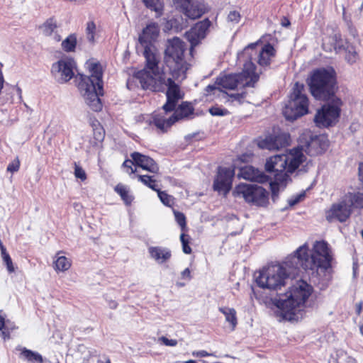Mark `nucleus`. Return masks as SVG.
<instances>
[{
    "instance_id": "nucleus-1",
    "label": "nucleus",
    "mask_w": 363,
    "mask_h": 363,
    "mask_svg": "<svg viewBox=\"0 0 363 363\" xmlns=\"http://www.w3.org/2000/svg\"><path fill=\"white\" fill-rule=\"evenodd\" d=\"M333 254L328 243L325 240L314 242L311 255L308 243L298 247L287 257L284 264L294 270L303 269L306 272L318 273V270L326 272L333 267Z\"/></svg>"
},
{
    "instance_id": "nucleus-2",
    "label": "nucleus",
    "mask_w": 363,
    "mask_h": 363,
    "mask_svg": "<svg viewBox=\"0 0 363 363\" xmlns=\"http://www.w3.org/2000/svg\"><path fill=\"white\" fill-rule=\"evenodd\" d=\"M143 55L145 59V67L134 72L127 80L128 89L138 87V82L143 90L152 92H163L167 86V79L164 71L160 69V58L155 47H144Z\"/></svg>"
},
{
    "instance_id": "nucleus-3",
    "label": "nucleus",
    "mask_w": 363,
    "mask_h": 363,
    "mask_svg": "<svg viewBox=\"0 0 363 363\" xmlns=\"http://www.w3.org/2000/svg\"><path fill=\"white\" fill-rule=\"evenodd\" d=\"M89 69L90 76L79 74L75 82L86 104L93 111L99 112L103 107L99 98L104 95L103 69L99 62L90 63Z\"/></svg>"
},
{
    "instance_id": "nucleus-4",
    "label": "nucleus",
    "mask_w": 363,
    "mask_h": 363,
    "mask_svg": "<svg viewBox=\"0 0 363 363\" xmlns=\"http://www.w3.org/2000/svg\"><path fill=\"white\" fill-rule=\"evenodd\" d=\"M165 95L166 102L161 108L152 113L148 121V124L154 125L160 133H167L172 126L175 124L172 114L169 116V113H172L179 101L183 99L184 93L172 78H169Z\"/></svg>"
},
{
    "instance_id": "nucleus-5",
    "label": "nucleus",
    "mask_w": 363,
    "mask_h": 363,
    "mask_svg": "<svg viewBox=\"0 0 363 363\" xmlns=\"http://www.w3.org/2000/svg\"><path fill=\"white\" fill-rule=\"evenodd\" d=\"M306 160V157L298 147L291 150L286 155H277L269 157L265 164V170L273 173L277 183H283L289 178Z\"/></svg>"
},
{
    "instance_id": "nucleus-6",
    "label": "nucleus",
    "mask_w": 363,
    "mask_h": 363,
    "mask_svg": "<svg viewBox=\"0 0 363 363\" xmlns=\"http://www.w3.org/2000/svg\"><path fill=\"white\" fill-rule=\"evenodd\" d=\"M307 84L311 94L315 99L328 101L335 97L336 73L333 69H315L311 74Z\"/></svg>"
},
{
    "instance_id": "nucleus-7",
    "label": "nucleus",
    "mask_w": 363,
    "mask_h": 363,
    "mask_svg": "<svg viewBox=\"0 0 363 363\" xmlns=\"http://www.w3.org/2000/svg\"><path fill=\"white\" fill-rule=\"evenodd\" d=\"M164 51V62L169 69L173 80L186 77L190 65L184 58L186 44L178 37L168 40Z\"/></svg>"
},
{
    "instance_id": "nucleus-8",
    "label": "nucleus",
    "mask_w": 363,
    "mask_h": 363,
    "mask_svg": "<svg viewBox=\"0 0 363 363\" xmlns=\"http://www.w3.org/2000/svg\"><path fill=\"white\" fill-rule=\"evenodd\" d=\"M313 291V286L304 280L297 281L284 295V298L275 299L274 304L287 315L294 314L296 308L303 305Z\"/></svg>"
},
{
    "instance_id": "nucleus-9",
    "label": "nucleus",
    "mask_w": 363,
    "mask_h": 363,
    "mask_svg": "<svg viewBox=\"0 0 363 363\" xmlns=\"http://www.w3.org/2000/svg\"><path fill=\"white\" fill-rule=\"evenodd\" d=\"M256 69V65L250 60L244 63L242 72L220 76L217 78L216 83L220 87L229 90L236 89L238 85L244 88L255 87L259 79Z\"/></svg>"
},
{
    "instance_id": "nucleus-10",
    "label": "nucleus",
    "mask_w": 363,
    "mask_h": 363,
    "mask_svg": "<svg viewBox=\"0 0 363 363\" xmlns=\"http://www.w3.org/2000/svg\"><path fill=\"white\" fill-rule=\"evenodd\" d=\"M304 92V85L296 82L290 93L288 104L283 109L286 120L293 121L308 113L309 101Z\"/></svg>"
},
{
    "instance_id": "nucleus-11",
    "label": "nucleus",
    "mask_w": 363,
    "mask_h": 363,
    "mask_svg": "<svg viewBox=\"0 0 363 363\" xmlns=\"http://www.w3.org/2000/svg\"><path fill=\"white\" fill-rule=\"evenodd\" d=\"M288 277L285 267L281 264H272L260 271L256 283L260 288L277 291L285 286Z\"/></svg>"
},
{
    "instance_id": "nucleus-12",
    "label": "nucleus",
    "mask_w": 363,
    "mask_h": 363,
    "mask_svg": "<svg viewBox=\"0 0 363 363\" xmlns=\"http://www.w3.org/2000/svg\"><path fill=\"white\" fill-rule=\"evenodd\" d=\"M330 99L317 109L314 116V123L319 128L334 127L340 121L343 102L337 96Z\"/></svg>"
},
{
    "instance_id": "nucleus-13",
    "label": "nucleus",
    "mask_w": 363,
    "mask_h": 363,
    "mask_svg": "<svg viewBox=\"0 0 363 363\" xmlns=\"http://www.w3.org/2000/svg\"><path fill=\"white\" fill-rule=\"evenodd\" d=\"M233 195L243 198L245 202L259 207H265L269 203L268 191L257 184L240 183L235 186Z\"/></svg>"
},
{
    "instance_id": "nucleus-14",
    "label": "nucleus",
    "mask_w": 363,
    "mask_h": 363,
    "mask_svg": "<svg viewBox=\"0 0 363 363\" xmlns=\"http://www.w3.org/2000/svg\"><path fill=\"white\" fill-rule=\"evenodd\" d=\"M301 150L310 156L323 154L329 147V140L324 135H314L310 130L304 131L299 138Z\"/></svg>"
},
{
    "instance_id": "nucleus-15",
    "label": "nucleus",
    "mask_w": 363,
    "mask_h": 363,
    "mask_svg": "<svg viewBox=\"0 0 363 363\" xmlns=\"http://www.w3.org/2000/svg\"><path fill=\"white\" fill-rule=\"evenodd\" d=\"M234 176V169L219 167L213 181V190L226 196L232 189Z\"/></svg>"
},
{
    "instance_id": "nucleus-16",
    "label": "nucleus",
    "mask_w": 363,
    "mask_h": 363,
    "mask_svg": "<svg viewBox=\"0 0 363 363\" xmlns=\"http://www.w3.org/2000/svg\"><path fill=\"white\" fill-rule=\"evenodd\" d=\"M352 208L348 206L347 200L343 199L337 203H334L330 208L325 211V218L329 223L337 220L345 223L352 214Z\"/></svg>"
},
{
    "instance_id": "nucleus-17",
    "label": "nucleus",
    "mask_w": 363,
    "mask_h": 363,
    "mask_svg": "<svg viewBox=\"0 0 363 363\" xmlns=\"http://www.w3.org/2000/svg\"><path fill=\"white\" fill-rule=\"evenodd\" d=\"M176 1L179 4L182 13L192 20L199 18L208 11L203 1L199 0H176Z\"/></svg>"
},
{
    "instance_id": "nucleus-18",
    "label": "nucleus",
    "mask_w": 363,
    "mask_h": 363,
    "mask_svg": "<svg viewBox=\"0 0 363 363\" xmlns=\"http://www.w3.org/2000/svg\"><path fill=\"white\" fill-rule=\"evenodd\" d=\"M211 26V21L206 18L203 21L197 22L186 33V38L190 42L192 48L198 45L201 40L206 38Z\"/></svg>"
},
{
    "instance_id": "nucleus-19",
    "label": "nucleus",
    "mask_w": 363,
    "mask_h": 363,
    "mask_svg": "<svg viewBox=\"0 0 363 363\" xmlns=\"http://www.w3.org/2000/svg\"><path fill=\"white\" fill-rule=\"evenodd\" d=\"M289 135L286 133L269 135L264 139L259 141L258 145L262 149L269 150H279L289 145Z\"/></svg>"
},
{
    "instance_id": "nucleus-20",
    "label": "nucleus",
    "mask_w": 363,
    "mask_h": 363,
    "mask_svg": "<svg viewBox=\"0 0 363 363\" xmlns=\"http://www.w3.org/2000/svg\"><path fill=\"white\" fill-rule=\"evenodd\" d=\"M74 67L75 62L72 58H64L52 65V72L59 73L61 82L65 83L74 77Z\"/></svg>"
},
{
    "instance_id": "nucleus-21",
    "label": "nucleus",
    "mask_w": 363,
    "mask_h": 363,
    "mask_svg": "<svg viewBox=\"0 0 363 363\" xmlns=\"http://www.w3.org/2000/svg\"><path fill=\"white\" fill-rule=\"evenodd\" d=\"M134 164L152 174H158L160 167L157 163L150 156L143 155L139 152H133L130 154Z\"/></svg>"
},
{
    "instance_id": "nucleus-22",
    "label": "nucleus",
    "mask_w": 363,
    "mask_h": 363,
    "mask_svg": "<svg viewBox=\"0 0 363 363\" xmlns=\"http://www.w3.org/2000/svg\"><path fill=\"white\" fill-rule=\"evenodd\" d=\"M159 34V25L155 22L150 23L143 28L142 33L139 36V42L143 48L155 47L154 43L156 41Z\"/></svg>"
},
{
    "instance_id": "nucleus-23",
    "label": "nucleus",
    "mask_w": 363,
    "mask_h": 363,
    "mask_svg": "<svg viewBox=\"0 0 363 363\" xmlns=\"http://www.w3.org/2000/svg\"><path fill=\"white\" fill-rule=\"evenodd\" d=\"M238 177L259 183H264L269 180V177L267 175L252 166H245L241 167L238 173Z\"/></svg>"
},
{
    "instance_id": "nucleus-24",
    "label": "nucleus",
    "mask_w": 363,
    "mask_h": 363,
    "mask_svg": "<svg viewBox=\"0 0 363 363\" xmlns=\"http://www.w3.org/2000/svg\"><path fill=\"white\" fill-rule=\"evenodd\" d=\"M194 107L190 101H182L180 104L176 106L175 109L172 113L175 123L178 121L189 119L194 114Z\"/></svg>"
},
{
    "instance_id": "nucleus-25",
    "label": "nucleus",
    "mask_w": 363,
    "mask_h": 363,
    "mask_svg": "<svg viewBox=\"0 0 363 363\" xmlns=\"http://www.w3.org/2000/svg\"><path fill=\"white\" fill-rule=\"evenodd\" d=\"M322 48L325 52H331L335 51L336 53L344 49L341 35L336 33L325 36L323 39Z\"/></svg>"
},
{
    "instance_id": "nucleus-26",
    "label": "nucleus",
    "mask_w": 363,
    "mask_h": 363,
    "mask_svg": "<svg viewBox=\"0 0 363 363\" xmlns=\"http://www.w3.org/2000/svg\"><path fill=\"white\" fill-rule=\"evenodd\" d=\"M277 51L269 43L264 45L259 51L257 60V64L261 67H268L271 65L272 59L276 56Z\"/></svg>"
},
{
    "instance_id": "nucleus-27",
    "label": "nucleus",
    "mask_w": 363,
    "mask_h": 363,
    "mask_svg": "<svg viewBox=\"0 0 363 363\" xmlns=\"http://www.w3.org/2000/svg\"><path fill=\"white\" fill-rule=\"evenodd\" d=\"M148 252L150 257L160 264L167 262L172 257L169 250L161 247H150Z\"/></svg>"
},
{
    "instance_id": "nucleus-28",
    "label": "nucleus",
    "mask_w": 363,
    "mask_h": 363,
    "mask_svg": "<svg viewBox=\"0 0 363 363\" xmlns=\"http://www.w3.org/2000/svg\"><path fill=\"white\" fill-rule=\"evenodd\" d=\"M64 253L63 251H58L53 260V268L56 272H64L69 270L72 266V260L63 255H60Z\"/></svg>"
},
{
    "instance_id": "nucleus-29",
    "label": "nucleus",
    "mask_w": 363,
    "mask_h": 363,
    "mask_svg": "<svg viewBox=\"0 0 363 363\" xmlns=\"http://www.w3.org/2000/svg\"><path fill=\"white\" fill-rule=\"evenodd\" d=\"M114 191L118 194L127 206H130L134 200V196L131 194L130 189L123 184L119 183L114 187Z\"/></svg>"
},
{
    "instance_id": "nucleus-30",
    "label": "nucleus",
    "mask_w": 363,
    "mask_h": 363,
    "mask_svg": "<svg viewBox=\"0 0 363 363\" xmlns=\"http://www.w3.org/2000/svg\"><path fill=\"white\" fill-rule=\"evenodd\" d=\"M345 199L347 200L348 206L352 209L355 208H363V193L349 192L345 196Z\"/></svg>"
},
{
    "instance_id": "nucleus-31",
    "label": "nucleus",
    "mask_w": 363,
    "mask_h": 363,
    "mask_svg": "<svg viewBox=\"0 0 363 363\" xmlns=\"http://www.w3.org/2000/svg\"><path fill=\"white\" fill-rule=\"evenodd\" d=\"M145 6L155 12L156 18H159L162 16L164 4L163 0H142Z\"/></svg>"
},
{
    "instance_id": "nucleus-32",
    "label": "nucleus",
    "mask_w": 363,
    "mask_h": 363,
    "mask_svg": "<svg viewBox=\"0 0 363 363\" xmlns=\"http://www.w3.org/2000/svg\"><path fill=\"white\" fill-rule=\"evenodd\" d=\"M21 354L20 357L23 359L29 362H36V363H43V359L41 354L38 352H33L30 350H28L26 347H23L20 349Z\"/></svg>"
},
{
    "instance_id": "nucleus-33",
    "label": "nucleus",
    "mask_w": 363,
    "mask_h": 363,
    "mask_svg": "<svg viewBox=\"0 0 363 363\" xmlns=\"http://www.w3.org/2000/svg\"><path fill=\"white\" fill-rule=\"evenodd\" d=\"M77 45V38L75 33L69 34L61 43V48L65 52H74Z\"/></svg>"
},
{
    "instance_id": "nucleus-34",
    "label": "nucleus",
    "mask_w": 363,
    "mask_h": 363,
    "mask_svg": "<svg viewBox=\"0 0 363 363\" xmlns=\"http://www.w3.org/2000/svg\"><path fill=\"white\" fill-rule=\"evenodd\" d=\"M219 311L225 315V320L230 323L232 329L234 330L238 324L236 311L234 308H219Z\"/></svg>"
},
{
    "instance_id": "nucleus-35",
    "label": "nucleus",
    "mask_w": 363,
    "mask_h": 363,
    "mask_svg": "<svg viewBox=\"0 0 363 363\" xmlns=\"http://www.w3.org/2000/svg\"><path fill=\"white\" fill-rule=\"evenodd\" d=\"M57 28V21L55 17H50L48 18L42 26H40V28L42 29L43 33L45 36H50L55 31V30Z\"/></svg>"
},
{
    "instance_id": "nucleus-36",
    "label": "nucleus",
    "mask_w": 363,
    "mask_h": 363,
    "mask_svg": "<svg viewBox=\"0 0 363 363\" xmlns=\"http://www.w3.org/2000/svg\"><path fill=\"white\" fill-rule=\"evenodd\" d=\"M137 177L139 182L152 190L157 191L160 189L157 185V181L155 179L154 176L138 174Z\"/></svg>"
},
{
    "instance_id": "nucleus-37",
    "label": "nucleus",
    "mask_w": 363,
    "mask_h": 363,
    "mask_svg": "<svg viewBox=\"0 0 363 363\" xmlns=\"http://www.w3.org/2000/svg\"><path fill=\"white\" fill-rule=\"evenodd\" d=\"M161 202L166 206L171 207L174 205V197L169 195L165 191H161L160 189L156 191Z\"/></svg>"
},
{
    "instance_id": "nucleus-38",
    "label": "nucleus",
    "mask_w": 363,
    "mask_h": 363,
    "mask_svg": "<svg viewBox=\"0 0 363 363\" xmlns=\"http://www.w3.org/2000/svg\"><path fill=\"white\" fill-rule=\"evenodd\" d=\"M96 31V26L94 21H89L86 23V35L88 41L91 43H94L95 42V34Z\"/></svg>"
},
{
    "instance_id": "nucleus-39",
    "label": "nucleus",
    "mask_w": 363,
    "mask_h": 363,
    "mask_svg": "<svg viewBox=\"0 0 363 363\" xmlns=\"http://www.w3.org/2000/svg\"><path fill=\"white\" fill-rule=\"evenodd\" d=\"M190 240V236L186 234L185 232H182L180 235V240L182 245V250L184 253L186 255H189L192 252V250L189 246Z\"/></svg>"
},
{
    "instance_id": "nucleus-40",
    "label": "nucleus",
    "mask_w": 363,
    "mask_h": 363,
    "mask_svg": "<svg viewBox=\"0 0 363 363\" xmlns=\"http://www.w3.org/2000/svg\"><path fill=\"white\" fill-rule=\"evenodd\" d=\"M175 220L178 225L180 226L182 232H186L187 230L186 227V218L185 215L179 211H174Z\"/></svg>"
},
{
    "instance_id": "nucleus-41",
    "label": "nucleus",
    "mask_w": 363,
    "mask_h": 363,
    "mask_svg": "<svg viewBox=\"0 0 363 363\" xmlns=\"http://www.w3.org/2000/svg\"><path fill=\"white\" fill-rule=\"evenodd\" d=\"M133 164L134 161L133 160L126 159L122 164V168H123L128 174H132L136 172V169L133 167Z\"/></svg>"
},
{
    "instance_id": "nucleus-42",
    "label": "nucleus",
    "mask_w": 363,
    "mask_h": 363,
    "mask_svg": "<svg viewBox=\"0 0 363 363\" xmlns=\"http://www.w3.org/2000/svg\"><path fill=\"white\" fill-rule=\"evenodd\" d=\"M3 261L6 266L7 270L9 273H13L15 271V268L12 262V259L7 252L1 255Z\"/></svg>"
},
{
    "instance_id": "nucleus-43",
    "label": "nucleus",
    "mask_w": 363,
    "mask_h": 363,
    "mask_svg": "<svg viewBox=\"0 0 363 363\" xmlns=\"http://www.w3.org/2000/svg\"><path fill=\"white\" fill-rule=\"evenodd\" d=\"M74 176L77 179H80L82 182L85 181L87 179L86 174L84 169L74 163Z\"/></svg>"
},
{
    "instance_id": "nucleus-44",
    "label": "nucleus",
    "mask_w": 363,
    "mask_h": 363,
    "mask_svg": "<svg viewBox=\"0 0 363 363\" xmlns=\"http://www.w3.org/2000/svg\"><path fill=\"white\" fill-rule=\"evenodd\" d=\"M209 113L212 116H223L228 113V111L225 108H221L218 106H212L209 109Z\"/></svg>"
},
{
    "instance_id": "nucleus-45",
    "label": "nucleus",
    "mask_w": 363,
    "mask_h": 363,
    "mask_svg": "<svg viewBox=\"0 0 363 363\" xmlns=\"http://www.w3.org/2000/svg\"><path fill=\"white\" fill-rule=\"evenodd\" d=\"M21 165L20 160L18 157H16L11 163L9 164L7 167V171L11 173L18 172L19 170Z\"/></svg>"
},
{
    "instance_id": "nucleus-46",
    "label": "nucleus",
    "mask_w": 363,
    "mask_h": 363,
    "mask_svg": "<svg viewBox=\"0 0 363 363\" xmlns=\"http://www.w3.org/2000/svg\"><path fill=\"white\" fill-rule=\"evenodd\" d=\"M241 16L239 11H232L228 15V21L232 23H238L240 21Z\"/></svg>"
},
{
    "instance_id": "nucleus-47",
    "label": "nucleus",
    "mask_w": 363,
    "mask_h": 363,
    "mask_svg": "<svg viewBox=\"0 0 363 363\" xmlns=\"http://www.w3.org/2000/svg\"><path fill=\"white\" fill-rule=\"evenodd\" d=\"M159 340L166 346L174 347L177 345V340L175 339H168L164 336H162Z\"/></svg>"
},
{
    "instance_id": "nucleus-48",
    "label": "nucleus",
    "mask_w": 363,
    "mask_h": 363,
    "mask_svg": "<svg viewBox=\"0 0 363 363\" xmlns=\"http://www.w3.org/2000/svg\"><path fill=\"white\" fill-rule=\"evenodd\" d=\"M246 94V91H242V93L232 94L230 95V97L241 103L245 98Z\"/></svg>"
},
{
    "instance_id": "nucleus-49",
    "label": "nucleus",
    "mask_w": 363,
    "mask_h": 363,
    "mask_svg": "<svg viewBox=\"0 0 363 363\" xmlns=\"http://www.w3.org/2000/svg\"><path fill=\"white\" fill-rule=\"evenodd\" d=\"M4 327H5V319L2 315H0V331L2 332V335H3L4 339L9 338V336H10L9 333L4 330Z\"/></svg>"
},
{
    "instance_id": "nucleus-50",
    "label": "nucleus",
    "mask_w": 363,
    "mask_h": 363,
    "mask_svg": "<svg viewBox=\"0 0 363 363\" xmlns=\"http://www.w3.org/2000/svg\"><path fill=\"white\" fill-rule=\"evenodd\" d=\"M193 355L197 357H206L213 356V354L208 352L206 350H199L193 352Z\"/></svg>"
},
{
    "instance_id": "nucleus-51",
    "label": "nucleus",
    "mask_w": 363,
    "mask_h": 363,
    "mask_svg": "<svg viewBox=\"0 0 363 363\" xmlns=\"http://www.w3.org/2000/svg\"><path fill=\"white\" fill-rule=\"evenodd\" d=\"M181 276L182 279L190 280L191 279L190 269L189 268L184 269L181 273Z\"/></svg>"
},
{
    "instance_id": "nucleus-52",
    "label": "nucleus",
    "mask_w": 363,
    "mask_h": 363,
    "mask_svg": "<svg viewBox=\"0 0 363 363\" xmlns=\"http://www.w3.org/2000/svg\"><path fill=\"white\" fill-rule=\"evenodd\" d=\"M357 58V52H349V54L346 56V59L350 62H355Z\"/></svg>"
},
{
    "instance_id": "nucleus-53",
    "label": "nucleus",
    "mask_w": 363,
    "mask_h": 363,
    "mask_svg": "<svg viewBox=\"0 0 363 363\" xmlns=\"http://www.w3.org/2000/svg\"><path fill=\"white\" fill-rule=\"evenodd\" d=\"M281 25L283 27H289L291 25V22L287 17L283 16L281 19Z\"/></svg>"
},
{
    "instance_id": "nucleus-54",
    "label": "nucleus",
    "mask_w": 363,
    "mask_h": 363,
    "mask_svg": "<svg viewBox=\"0 0 363 363\" xmlns=\"http://www.w3.org/2000/svg\"><path fill=\"white\" fill-rule=\"evenodd\" d=\"M362 306H363L362 302H359V303H356L355 308H356V313L357 315H359L361 314L362 311Z\"/></svg>"
},
{
    "instance_id": "nucleus-55",
    "label": "nucleus",
    "mask_w": 363,
    "mask_h": 363,
    "mask_svg": "<svg viewBox=\"0 0 363 363\" xmlns=\"http://www.w3.org/2000/svg\"><path fill=\"white\" fill-rule=\"evenodd\" d=\"M359 177L361 182H363V162L359 165Z\"/></svg>"
},
{
    "instance_id": "nucleus-56",
    "label": "nucleus",
    "mask_w": 363,
    "mask_h": 363,
    "mask_svg": "<svg viewBox=\"0 0 363 363\" xmlns=\"http://www.w3.org/2000/svg\"><path fill=\"white\" fill-rule=\"evenodd\" d=\"M108 306L111 309H116L118 307V303L113 300H111L108 302Z\"/></svg>"
},
{
    "instance_id": "nucleus-57",
    "label": "nucleus",
    "mask_w": 363,
    "mask_h": 363,
    "mask_svg": "<svg viewBox=\"0 0 363 363\" xmlns=\"http://www.w3.org/2000/svg\"><path fill=\"white\" fill-rule=\"evenodd\" d=\"M0 250H1V255H4V254H6L7 253V251H6V247H4V245H3L2 242L0 241Z\"/></svg>"
},
{
    "instance_id": "nucleus-58",
    "label": "nucleus",
    "mask_w": 363,
    "mask_h": 363,
    "mask_svg": "<svg viewBox=\"0 0 363 363\" xmlns=\"http://www.w3.org/2000/svg\"><path fill=\"white\" fill-rule=\"evenodd\" d=\"M259 42H256V43H250L249 44L247 47H246V49L247 48H250V49H254L256 48V46L258 45Z\"/></svg>"
},
{
    "instance_id": "nucleus-59",
    "label": "nucleus",
    "mask_w": 363,
    "mask_h": 363,
    "mask_svg": "<svg viewBox=\"0 0 363 363\" xmlns=\"http://www.w3.org/2000/svg\"><path fill=\"white\" fill-rule=\"evenodd\" d=\"M216 89L215 86L213 85H208L206 86V91L207 92H210Z\"/></svg>"
},
{
    "instance_id": "nucleus-60",
    "label": "nucleus",
    "mask_w": 363,
    "mask_h": 363,
    "mask_svg": "<svg viewBox=\"0 0 363 363\" xmlns=\"http://www.w3.org/2000/svg\"><path fill=\"white\" fill-rule=\"evenodd\" d=\"M55 40L57 42L60 41L61 40V36L58 34L55 35Z\"/></svg>"
},
{
    "instance_id": "nucleus-61",
    "label": "nucleus",
    "mask_w": 363,
    "mask_h": 363,
    "mask_svg": "<svg viewBox=\"0 0 363 363\" xmlns=\"http://www.w3.org/2000/svg\"><path fill=\"white\" fill-rule=\"evenodd\" d=\"M97 363H111V362L110 359L108 358L105 362H104L101 360H99Z\"/></svg>"
},
{
    "instance_id": "nucleus-62",
    "label": "nucleus",
    "mask_w": 363,
    "mask_h": 363,
    "mask_svg": "<svg viewBox=\"0 0 363 363\" xmlns=\"http://www.w3.org/2000/svg\"><path fill=\"white\" fill-rule=\"evenodd\" d=\"M184 363H197V362L195 360L190 359V360L186 361Z\"/></svg>"
},
{
    "instance_id": "nucleus-63",
    "label": "nucleus",
    "mask_w": 363,
    "mask_h": 363,
    "mask_svg": "<svg viewBox=\"0 0 363 363\" xmlns=\"http://www.w3.org/2000/svg\"><path fill=\"white\" fill-rule=\"evenodd\" d=\"M359 330L361 334L363 335V324L360 325Z\"/></svg>"
}]
</instances>
